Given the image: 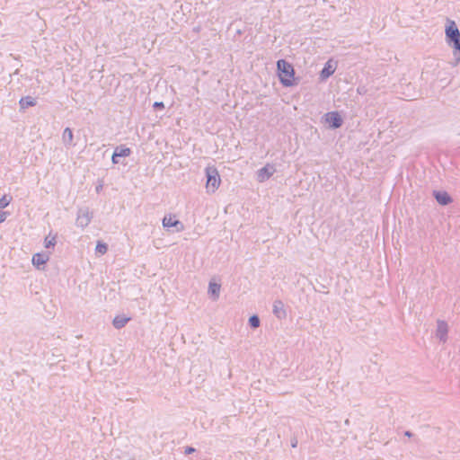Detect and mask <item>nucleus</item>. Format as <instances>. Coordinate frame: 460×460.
<instances>
[{"label":"nucleus","mask_w":460,"mask_h":460,"mask_svg":"<svg viewBox=\"0 0 460 460\" xmlns=\"http://www.w3.org/2000/svg\"><path fill=\"white\" fill-rule=\"evenodd\" d=\"M404 436L408 437V438H411L414 436V434L410 430H406V431H404Z\"/></svg>","instance_id":"nucleus-26"},{"label":"nucleus","mask_w":460,"mask_h":460,"mask_svg":"<svg viewBox=\"0 0 460 460\" xmlns=\"http://www.w3.org/2000/svg\"><path fill=\"white\" fill-rule=\"evenodd\" d=\"M297 444H298V440H297V438L296 436H293L291 438H290V446L293 447V448H296L297 447Z\"/></svg>","instance_id":"nucleus-25"},{"label":"nucleus","mask_w":460,"mask_h":460,"mask_svg":"<svg viewBox=\"0 0 460 460\" xmlns=\"http://www.w3.org/2000/svg\"><path fill=\"white\" fill-rule=\"evenodd\" d=\"M221 285L215 281L210 280L208 283V294L213 300H217L219 297Z\"/></svg>","instance_id":"nucleus-17"},{"label":"nucleus","mask_w":460,"mask_h":460,"mask_svg":"<svg viewBox=\"0 0 460 460\" xmlns=\"http://www.w3.org/2000/svg\"><path fill=\"white\" fill-rule=\"evenodd\" d=\"M206 189L208 193H214L220 186L221 178L216 166H207L205 168Z\"/></svg>","instance_id":"nucleus-3"},{"label":"nucleus","mask_w":460,"mask_h":460,"mask_svg":"<svg viewBox=\"0 0 460 460\" xmlns=\"http://www.w3.org/2000/svg\"><path fill=\"white\" fill-rule=\"evenodd\" d=\"M92 214L87 208H80L77 213L76 225L82 228L87 226L92 220Z\"/></svg>","instance_id":"nucleus-10"},{"label":"nucleus","mask_w":460,"mask_h":460,"mask_svg":"<svg viewBox=\"0 0 460 460\" xmlns=\"http://www.w3.org/2000/svg\"><path fill=\"white\" fill-rule=\"evenodd\" d=\"M196 452V448H194L193 447H190V446H187L185 448H184V454L185 455H190L192 453Z\"/></svg>","instance_id":"nucleus-24"},{"label":"nucleus","mask_w":460,"mask_h":460,"mask_svg":"<svg viewBox=\"0 0 460 460\" xmlns=\"http://www.w3.org/2000/svg\"><path fill=\"white\" fill-rule=\"evenodd\" d=\"M432 197L440 206H447L454 201L452 196L447 190H434Z\"/></svg>","instance_id":"nucleus-7"},{"label":"nucleus","mask_w":460,"mask_h":460,"mask_svg":"<svg viewBox=\"0 0 460 460\" xmlns=\"http://www.w3.org/2000/svg\"><path fill=\"white\" fill-rule=\"evenodd\" d=\"M108 244L102 241H98L95 246L96 253H100L102 255L105 254L108 252Z\"/></svg>","instance_id":"nucleus-19"},{"label":"nucleus","mask_w":460,"mask_h":460,"mask_svg":"<svg viewBox=\"0 0 460 460\" xmlns=\"http://www.w3.org/2000/svg\"><path fill=\"white\" fill-rule=\"evenodd\" d=\"M62 142L64 146L67 148L75 146V144L74 143V133L73 129L69 127H66L62 134Z\"/></svg>","instance_id":"nucleus-14"},{"label":"nucleus","mask_w":460,"mask_h":460,"mask_svg":"<svg viewBox=\"0 0 460 460\" xmlns=\"http://www.w3.org/2000/svg\"><path fill=\"white\" fill-rule=\"evenodd\" d=\"M102 190V183L95 187V191L97 193H100Z\"/></svg>","instance_id":"nucleus-27"},{"label":"nucleus","mask_w":460,"mask_h":460,"mask_svg":"<svg viewBox=\"0 0 460 460\" xmlns=\"http://www.w3.org/2000/svg\"><path fill=\"white\" fill-rule=\"evenodd\" d=\"M57 236L58 234H52V232H49L44 239V247L46 249H54L57 243Z\"/></svg>","instance_id":"nucleus-18"},{"label":"nucleus","mask_w":460,"mask_h":460,"mask_svg":"<svg viewBox=\"0 0 460 460\" xmlns=\"http://www.w3.org/2000/svg\"><path fill=\"white\" fill-rule=\"evenodd\" d=\"M260 324H261V320L257 314H252V316L249 317L248 325L252 329L254 330V329L258 328L260 326Z\"/></svg>","instance_id":"nucleus-20"},{"label":"nucleus","mask_w":460,"mask_h":460,"mask_svg":"<svg viewBox=\"0 0 460 460\" xmlns=\"http://www.w3.org/2000/svg\"><path fill=\"white\" fill-rule=\"evenodd\" d=\"M445 40L453 49L454 61L451 65L456 66L460 63V31L456 22L450 19H447Z\"/></svg>","instance_id":"nucleus-1"},{"label":"nucleus","mask_w":460,"mask_h":460,"mask_svg":"<svg viewBox=\"0 0 460 460\" xmlns=\"http://www.w3.org/2000/svg\"><path fill=\"white\" fill-rule=\"evenodd\" d=\"M277 76L283 87L296 86L300 78L296 76L294 66L284 58H280L276 62Z\"/></svg>","instance_id":"nucleus-2"},{"label":"nucleus","mask_w":460,"mask_h":460,"mask_svg":"<svg viewBox=\"0 0 460 460\" xmlns=\"http://www.w3.org/2000/svg\"><path fill=\"white\" fill-rule=\"evenodd\" d=\"M276 172L273 164H267L257 171V180L259 182H263L269 180Z\"/></svg>","instance_id":"nucleus-9"},{"label":"nucleus","mask_w":460,"mask_h":460,"mask_svg":"<svg viewBox=\"0 0 460 460\" xmlns=\"http://www.w3.org/2000/svg\"><path fill=\"white\" fill-rule=\"evenodd\" d=\"M131 320L130 317L126 316L125 314L116 315L112 321V325L115 329L120 330L126 326V324Z\"/></svg>","instance_id":"nucleus-16"},{"label":"nucleus","mask_w":460,"mask_h":460,"mask_svg":"<svg viewBox=\"0 0 460 460\" xmlns=\"http://www.w3.org/2000/svg\"><path fill=\"white\" fill-rule=\"evenodd\" d=\"M37 104L36 98H33L31 96H24L22 97L19 101V111L20 112H23L26 109L30 107H34Z\"/></svg>","instance_id":"nucleus-15"},{"label":"nucleus","mask_w":460,"mask_h":460,"mask_svg":"<svg viewBox=\"0 0 460 460\" xmlns=\"http://www.w3.org/2000/svg\"><path fill=\"white\" fill-rule=\"evenodd\" d=\"M9 215H10L9 212L3 211L0 209V224L4 223Z\"/></svg>","instance_id":"nucleus-23"},{"label":"nucleus","mask_w":460,"mask_h":460,"mask_svg":"<svg viewBox=\"0 0 460 460\" xmlns=\"http://www.w3.org/2000/svg\"><path fill=\"white\" fill-rule=\"evenodd\" d=\"M358 93L359 94H362L363 90H361V88H359V87H358Z\"/></svg>","instance_id":"nucleus-28"},{"label":"nucleus","mask_w":460,"mask_h":460,"mask_svg":"<svg viewBox=\"0 0 460 460\" xmlns=\"http://www.w3.org/2000/svg\"><path fill=\"white\" fill-rule=\"evenodd\" d=\"M337 65L335 62H333L332 59H329L324 65L322 70L319 73V79L321 82L326 81L329 77H331L335 70H336Z\"/></svg>","instance_id":"nucleus-8"},{"label":"nucleus","mask_w":460,"mask_h":460,"mask_svg":"<svg viewBox=\"0 0 460 460\" xmlns=\"http://www.w3.org/2000/svg\"><path fill=\"white\" fill-rule=\"evenodd\" d=\"M272 313L278 320H284L287 318V310L283 301L277 299L273 302Z\"/></svg>","instance_id":"nucleus-11"},{"label":"nucleus","mask_w":460,"mask_h":460,"mask_svg":"<svg viewBox=\"0 0 460 460\" xmlns=\"http://www.w3.org/2000/svg\"><path fill=\"white\" fill-rule=\"evenodd\" d=\"M164 108H165V106L163 102H155L153 103V109L155 111H163V110H164Z\"/></svg>","instance_id":"nucleus-22"},{"label":"nucleus","mask_w":460,"mask_h":460,"mask_svg":"<svg viewBox=\"0 0 460 460\" xmlns=\"http://www.w3.org/2000/svg\"><path fill=\"white\" fill-rule=\"evenodd\" d=\"M12 199H13L12 196H9V195H6V194L3 195L0 198V209H4L6 207H8L9 204L11 203Z\"/></svg>","instance_id":"nucleus-21"},{"label":"nucleus","mask_w":460,"mask_h":460,"mask_svg":"<svg viewBox=\"0 0 460 460\" xmlns=\"http://www.w3.org/2000/svg\"><path fill=\"white\" fill-rule=\"evenodd\" d=\"M321 122L327 125L329 129L335 130L343 125L344 119L340 111H332L323 114L321 118Z\"/></svg>","instance_id":"nucleus-4"},{"label":"nucleus","mask_w":460,"mask_h":460,"mask_svg":"<svg viewBox=\"0 0 460 460\" xmlns=\"http://www.w3.org/2000/svg\"><path fill=\"white\" fill-rule=\"evenodd\" d=\"M163 227L167 232L180 233L184 230V225L181 221L176 218L175 215L168 214L162 219Z\"/></svg>","instance_id":"nucleus-5"},{"label":"nucleus","mask_w":460,"mask_h":460,"mask_svg":"<svg viewBox=\"0 0 460 460\" xmlns=\"http://www.w3.org/2000/svg\"><path fill=\"white\" fill-rule=\"evenodd\" d=\"M132 154L131 148L128 147L126 145H119L114 148L113 154L111 155V163L113 165L122 164L119 158H126L128 157Z\"/></svg>","instance_id":"nucleus-6"},{"label":"nucleus","mask_w":460,"mask_h":460,"mask_svg":"<svg viewBox=\"0 0 460 460\" xmlns=\"http://www.w3.org/2000/svg\"><path fill=\"white\" fill-rule=\"evenodd\" d=\"M448 333V325L446 321L438 320L437 323V331L436 336L437 338L443 342H446L447 340Z\"/></svg>","instance_id":"nucleus-13"},{"label":"nucleus","mask_w":460,"mask_h":460,"mask_svg":"<svg viewBox=\"0 0 460 460\" xmlns=\"http://www.w3.org/2000/svg\"><path fill=\"white\" fill-rule=\"evenodd\" d=\"M49 253L41 252L35 253L32 256L31 261H32L33 266L36 269L40 270L49 261Z\"/></svg>","instance_id":"nucleus-12"}]
</instances>
